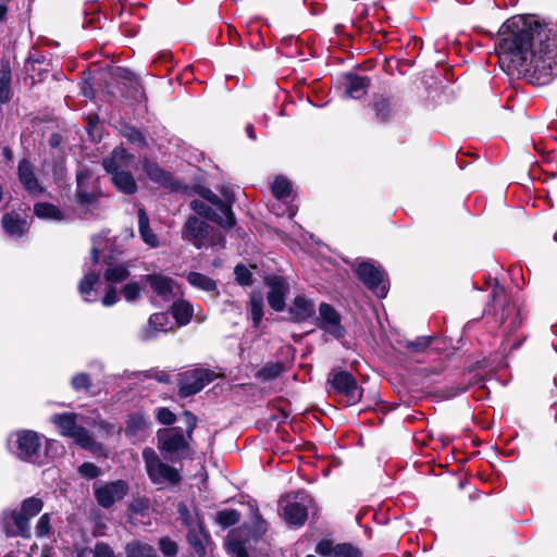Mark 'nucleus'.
Listing matches in <instances>:
<instances>
[{
    "mask_svg": "<svg viewBox=\"0 0 557 557\" xmlns=\"http://www.w3.org/2000/svg\"><path fill=\"white\" fill-rule=\"evenodd\" d=\"M52 422L58 426L61 435L66 437H70L79 426L77 425V414L74 412L54 414L52 417Z\"/></svg>",
    "mask_w": 557,
    "mask_h": 557,
    "instance_id": "c85d7f7f",
    "label": "nucleus"
},
{
    "mask_svg": "<svg viewBox=\"0 0 557 557\" xmlns=\"http://www.w3.org/2000/svg\"><path fill=\"white\" fill-rule=\"evenodd\" d=\"M313 321L318 329L335 339L339 341L346 336L347 331L342 324L341 313L329 302L323 301L319 305V314H315Z\"/></svg>",
    "mask_w": 557,
    "mask_h": 557,
    "instance_id": "9d476101",
    "label": "nucleus"
},
{
    "mask_svg": "<svg viewBox=\"0 0 557 557\" xmlns=\"http://www.w3.org/2000/svg\"><path fill=\"white\" fill-rule=\"evenodd\" d=\"M496 51L502 69L536 85L557 75V34L534 16H513L500 27Z\"/></svg>",
    "mask_w": 557,
    "mask_h": 557,
    "instance_id": "f257e3e1",
    "label": "nucleus"
},
{
    "mask_svg": "<svg viewBox=\"0 0 557 557\" xmlns=\"http://www.w3.org/2000/svg\"><path fill=\"white\" fill-rule=\"evenodd\" d=\"M78 473L87 479V480H94V479H97L98 476L101 475L102 471H101V468L98 467L97 465L92 463V462H83L78 469H77Z\"/></svg>",
    "mask_w": 557,
    "mask_h": 557,
    "instance_id": "5fc2aeb1",
    "label": "nucleus"
},
{
    "mask_svg": "<svg viewBox=\"0 0 557 557\" xmlns=\"http://www.w3.org/2000/svg\"><path fill=\"white\" fill-rule=\"evenodd\" d=\"M170 312L177 326H185L191 321L194 309L189 301L178 299L172 304Z\"/></svg>",
    "mask_w": 557,
    "mask_h": 557,
    "instance_id": "cd10ccee",
    "label": "nucleus"
},
{
    "mask_svg": "<svg viewBox=\"0 0 557 557\" xmlns=\"http://www.w3.org/2000/svg\"><path fill=\"white\" fill-rule=\"evenodd\" d=\"M44 500L29 496L21 502L20 508H5L0 512V531L7 539H32L30 521L44 508Z\"/></svg>",
    "mask_w": 557,
    "mask_h": 557,
    "instance_id": "7ed1b4c3",
    "label": "nucleus"
},
{
    "mask_svg": "<svg viewBox=\"0 0 557 557\" xmlns=\"http://www.w3.org/2000/svg\"><path fill=\"white\" fill-rule=\"evenodd\" d=\"M315 553L322 557H363L362 549L352 543L334 544L329 539H323L315 545Z\"/></svg>",
    "mask_w": 557,
    "mask_h": 557,
    "instance_id": "f3484780",
    "label": "nucleus"
},
{
    "mask_svg": "<svg viewBox=\"0 0 557 557\" xmlns=\"http://www.w3.org/2000/svg\"><path fill=\"white\" fill-rule=\"evenodd\" d=\"M91 174L89 170L85 169L76 173V190H75V202L83 209H89L98 205V199L101 196L99 189L88 191L86 188V182L90 178Z\"/></svg>",
    "mask_w": 557,
    "mask_h": 557,
    "instance_id": "aec40b11",
    "label": "nucleus"
},
{
    "mask_svg": "<svg viewBox=\"0 0 557 557\" xmlns=\"http://www.w3.org/2000/svg\"><path fill=\"white\" fill-rule=\"evenodd\" d=\"M111 181L117 191L131 196L138 191V185L129 171L114 173Z\"/></svg>",
    "mask_w": 557,
    "mask_h": 557,
    "instance_id": "bb28decb",
    "label": "nucleus"
},
{
    "mask_svg": "<svg viewBox=\"0 0 557 557\" xmlns=\"http://www.w3.org/2000/svg\"><path fill=\"white\" fill-rule=\"evenodd\" d=\"M129 82H131L132 99L138 104H140L143 102H147L148 96L146 94V90H145L143 84L136 78L131 79Z\"/></svg>",
    "mask_w": 557,
    "mask_h": 557,
    "instance_id": "6e6d98bb",
    "label": "nucleus"
},
{
    "mask_svg": "<svg viewBox=\"0 0 557 557\" xmlns=\"http://www.w3.org/2000/svg\"><path fill=\"white\" fill-rule=\"evenodd\" d=\"M249 312L255 329L259 327L263 315V295L260 290H252L249 295Z\"/></svg>",
    "mask_w": 557,
    "mask_h": 557,
    "instance_id": "2f4dec72",
    "label": "nucleus"
},
{
    "mask_svg": "<svg viewBox=\"0 0 557 557\" xmlns=\"http://www.w3.org/2000/svg\"><path fill=\"white\" fill-rule=\"evenodd\" d=\"M123 137L128 141V144L139 148V149H148L149 144L144 135V133L135 126H125L122 132Z\"/></svg>",
    "mask_w": 557,
    "mask_h": 557,
    "instance_id": "58836bf2",
    "label": "nucleus"
},
{
    "mask_svg": "<svg viewBox=\"0 0 557 557\" xmlns=\"http://www.w3.org/2000/svg\"><path fill=\"white\" fill-rule=\"evenodd\" d=\"M159 549L165 557H175L178 553V545L169 536L159 540Z\"/></svg>",
    "mask_w": 557,
    "mask_h": 557,
    "instance_id": "4d7b16f0",
    "label": "nucleus"
},
{
    "mask_svg": "<svg viewBox=\"0 0 557 557\" xmlns=\"http://www.w3.org/2000/svg\"><path fill=\"white\" fill-rule=\"evenodd\" d=\"M122 295L127 301H134L140 296V286L137 282H129L122 288Z\"/></svg>",
    "mask_w": 557,
    "mask_h": 557,
    "instance_id": "052dcab7",
    "label": "nucleus"
},
{
    "mask_svg": "<svg viewBox=\"0 0 557 557\" xmlns=\"http://www.w3.org/2000/svg\"><path fill=\"white\" fill-rule=\"evenodd\" d=\"M283 518L287 524L300 528L308 519V508L302 503H287L283 507Z\"/></svg>",
    "mask_w": 557,
    "mask_h": 557,
    "instance_id": "b1692460",
    "label": "nucleus"
},
{
    "mask_svg": "<svg viewBox=\"0 0 557 557\" xmlns=\"http://www.w3.org/2000/svg\"><path fill=\"white\" fill-rule=\"evenodd\" d=\"M216 377L214 371L205 368H196L182 372L177 375V395L187 398L201 392Z\"/></svg>",
    "mask_w": 557,
    "mask_h": 557,
    "instance_id": "6e6552de",
    "label": "nucleus"
},
{
    "mask_svg": "<svg viewBox=\"0 0 557 557\" xmlns=\"http://www.w3.org/2000/svg\"><path fill=\"white\" fill-rule=\"evenodd\" d=\"M42 436L28 429L16 430L9 434L7 448L17 460L34 463L40 457Z\"/></svg>",
    "mask_w": 557,
    "mask_h": 557,
    "instance_id": "20e7f679",
    "label": "nucleus"
},
{
    "mask_svg": "<svg viewBox=\"0 0 557 557\" xmlns=\"http://www.w3.org/2000/svg\"><path fill=\"white\" fill-rule=\"evenodd\" d=\"M285 311L288 313L286 321L294 324H301L315 318L317 308L313 299L301 294L294 297Z\"/></svg>",
    "mask_w": 557,
    "mask_h": 557,
    "instance_id": "4468645a",
    "label": "nucleus"
},
{
    "mask_svg": "<svg viewBox=\"0 0 557 557\" xmlns=\"http://www.w3.org/2000/svg\"><path fill=\"white\" fill-rule=\"evenodd\" d=\"M182 418L183 420L185 421V424H186V429H185V434L188 440H193V434H194V431L196 430L197 428V424H198V418L196 414H194L191 411L189 410H184L182 412Z\"/></svg>",
    "mask_w": 557,
    "mask_h": 557,
    "instance_id": "13d9d810",
    "label": "nucleus"
},
{
    "mask_svg": "<svg viewBox=\"0 0 557 557\" xmlns=\"http://www.w3.org/2000/svg\"><path fill=\"white\" fill-rule=\"evenodd\" d=\"M129 492V484L122 479L107 482L94 490L97 504L104 508H111L116 502L122 500Z\"/></svg>",
    "mask_w": 557,
    "mask_h": 557,
    "instance_id": "f8f14e48",
    "label": "nucleus"
},
{
    "mask_svg": "<svg viewBox=\"0 0 557 557\" xmlns=\"http://www.w3.org/2000/svg\"><path fill=\"white\" fill-rule=\"evenodd\" d=\"M186 541L198 557H207L208 547L213 545V541L201 516L197 515V529L187 532Z\"/></svg>",
    "mask_w": 557,
    "mask_h": 557,
    "instance_id": "6ab92c4d",
    "label": "nucleus"
},
{
    "mask_svg": "<svg viewBox=\"0 0 557 557\" xmlns=\"http://www.w3.org/2000/svg\"><path fill=\"white\" fill-rule=\"evenodd\" d=\"M99 280H100V274L95 271H90V272L86 273L83 276V278L79 281L78 292L85 301L91 300V299H89L88 296L91 294L95 285L99 282Z\"/></svg>",
    "mask_w": 557,
    "mask_h": 557,
    "instance_id": "37998d69",
    "label": "nucleus"
},
{
    "mask_svg": "<svg viewBox=\"0 0 557 557\" xmlns=\"http://www.w3.org/2000/svg\"><path fill=\"white\" fill-rule=\"evenodd\" d=\"M102 166L108 174H111V177L114 173H119L122 171L120 170L121 164L117 162V160L113 157L112 153L102 159Z\"/></svg>",
    "mask_w": 557,
    "mask_h": 557,
    "instance_id": "69168bd1",
    "label": "nucleus"
},
{
    "mask_svg": "<svg viewBox=\"0 0 557 557\" xmlns=\"http://www.w3.org/2000/svg\"><path fill=\"white\" fill-rule=\"evenodd\" d=\"M138 231L141 239L151 248L159 246V239L150 227L149 218L145 209L138 210Z\"/></svg>",
    "mask_w": 557,
    "mask_h": 557,
    "instance_id": "c756f323",
    "label": "nucleus"
},
{
    "mask_svg": "<svg viewBox=\"0 0 557 557\" xmlns=\"http://www.w3.org/2000/svg\"><path fill=\"white\" fill-rule=\"evenodd\" d=\"M370 82V78L366 75L346 73L343 75L342 85L349 99L360 100L368 92Z\"/></svg>",
    "mask_w": 557,
    "mask_h": 557,
    "instance_id": "412c9836",
    "label": "nucleus"
},
{
    "mask_svg": "<svg viewBox=\"0 0 557 557\" xmlns=\"http://www.w3.org/2000/svg\"><path fill=\"white\" fill-rule=\"evenodd\" d=\"M1 225L5 234L12 237L22 236L28 230L26 221L15 211L4 213L1 218Z\"/></svg>",
    "mask_w": 557,
    "mask_h": 557,
    "instance_id": "393cba45",
    "label": "nucleus"
},
{
    "mask_svg": "<svg viewBox=\"0 0 557 557\" xmlns=\"http://www.w3.org/2000/svg\"><path fill=\"white\" fill-rule=\"evenodd\" d=\"M247 528L249 537L256 542L260 541L268 532L269 523L263 519L258 508L253 512L251 524Z\"/></svg>",
    "mask_w": 557,
    "mask_h": 557,
    "instance_id": "c9c22d12",
    "label": "nucleus"
},
{
    "mask_svg": "<svg viewBox=\"0 0 557 557\" xmlns=\"http://www.w3.org/2000/svg\"><path fill=\"white\" fill-rule=\"evenodd\" d=\"M486 283L492 287V290L484 309V315L493 317L497 326L506 325L509 334L517 332L524 321L521 309L511 301L507 288L497 278L490 277Z\"/></svg>",
    "mask_w": 557,
    "mask_h": 557,
    "instance_id": "f03ea898",
    "label": "nucleus"
},
{
    "mask_svg": "<svg viewBox=\"0 0 557 557\" xmlns=\"http://www.w3.org/2000/svg\"><path fill=\"white\" fill-rule=\"evenodd\" d=\"M240 517L242 515L237 509H223L216 512L215 522L221 527V529L226 530L236 525L240 521Z\"/></svg>",
    "mask_w": 557,
    "mask_h": 557,
    "instance_id": "4c0bfd02",
    "label": "nucleus"
},
{
    "mask_svg": "<svg viewBox=\"0 0 557 557\" xmlns=\"http://www.w3.org/2000/svg\"><path fill=\"white\" fill-rule=\"evenodd\" d=\"M193 190L195 194L199 195L201 198H203L211 205H214L216 201H219V196L215 195L209 187L202 185H195L193 187Z\"/></svg>",
    "mask_w": 557,
    "mask_h": 557,
    "instance_id": "680f3d73",
    "label": "nucleus"
},
{
    "mask_svg": "<svg viewBox=\"0 0 557 557\" xmlns=\"http://www.w3.org/2000/svg\"><path fill=\"white\" fill-rule=\"evenodd\" d=\"M17 178L27 194L32 197H39L46 188L35 174V168L29 159L23 158L18 161Z\"/></svg>",
    "mask_w": 557,
    "mask_h": 557,
    "instance_id": "dca6fc26",
    "label": "nucleus"
},
{
    "mask_svg": "<svg viewBox=\"0 0 557 557\" xmlns=\"http://www.w3.org/2000/svg\"><path fill=\"white\" fill-rule=\"evenodd\" d=\"M129 275L128 269L122 264L108 268L103 273L104 280L110 283H122L126 281Z\"/></svg>",
    "mask_w": 557,
    "mask_h": 557,
    "instance_id": "49530a36",
    "label": "nucleus"
},
{
    "mask_svg": "<svg viewBox=\"0 0 557 557\" xmlns=\"http://www.w3.org/2000/svg\"><path fill=\"white\" fill-rule=\"evenodd\" d=\"M177 512L178 518L182 523L187 529V532L189 530H196L197 529V522L195 523L191 517V513L188 509V507L184 503H180L177 506Z\"/></svg>",
    "mask_w": 557,
    "mask_h": 557,
    "instance_id": "864d4df0",
    "label": "nucleus"
},
{
    "mask_svg": "<svg viewBox=\"0 0 557 557\" xmlns=\"http://www.w3.org/2000/svg\"><path fill=\"white\" fill-rule=\"evenodd\" d=\"M71 386L75 392H84L88 396H95L97 394L92 391L91 377L86 372H78L74 374L71 379Z\"/></svg>",
    "mask_w": 557,
    "mask_h": 557,
    "instance_id": "e433bc0d",
    "label": "nucleus"
},
{
    "mask_svg": "<svg viewBox=\"0 0 557 557\" xmlns=\"http://www.w3.org/2000/svg\"><path fill=\"white\" fill-rule=\"evenodd\" d=\"M143 459L151 482L159 483L160 479H162L171 484H178L182 481L180 470L169 463L162 462L153 448H144Z\"/></svg>",
    "mask_w": 557,
    "mask_h": 557,
    "instance_id": "1a4fd4ad",
    "label": "nucleus"
},
{
    "mask_svg": "<svg viewBox=\"0 0 557 557\" xmlns=\"http://www.w3.org/2000/svg\"><path fill=\"white\" fill-rule=\"evenodd\" d=\"M190 209L194 210L198 215L205 218L213 223L222 221V215L218 214L210 206L205 203L202 200L194 199L190 201Z\"/></svg>",
    "mask_w": 557,
    "mask_h": 557,
    "instance_id": "79ce46f5",
    "label": "nucleus"
},
{
    "mask_svg": "<svg viewBox=\"0 0 557 557\" xmlns=\"http://www.w3.org/2000/svg\"><path fill=\"white\" fill-rule=\"evenodd\" d=\"M117 300H119V297H117L116 288L114 286H109V288L107 289V292L102 298L103 306L111 307L114 304H116Z\"/></svg>",
    "mask_w": 557,
    "mask_h": 557,
    "instance_id": "774afa93",
    "label": "nucleus"
},
{
    "mask_svg": "<svg viewBox=\"0 0 557 557\" xmlns=\"http://www.w3.org/2000/svg\"><path fill=\"white\" fill-rule=\"evenodd\" d=\"M51 515L46 512L41 515L35 525V534L37 537H45L52 534Z\"/></svg>",
    "mask_w": 557,
    "mask_h": 557,
    "instance_id": "09e8293b",
    "label": "nucleus"
},
{
    "mask_svg": "<svg viewBox=\"0 0 557 557\" xmlns=\"http://www.w3.org/2000/svg\"><path fill=\"white\" fill-rule=\"evenodd\" d=\"M156 419L159 423L170 426L175 423L176 416L168 407H159L156 411Z\"/></svg>",
    "mask_w": 557,
    "mask_h": 557,
    "instance_id": "bf43d9fd",
    "label": "nucleus"
},
{
    "mask_svg": "<svg viewBox=\"0 0 557 557\" xmlns=\"http://www.w3.org/2000/svg\"><path fill=\"white\" fill-rule=\"evenodd\" d=\"M186 280L193 287H195L197 289L208 292V293H213V292L218 293L216 282L203 273L190 271L186 275Z\"/></svg>",
    "mask_w": 557,
    "mask_h": 557,
    "instance_id": "7c9ffc66",
    "label": "nucleus"
},
{
    "mask_svg": "<svg viewBox=\"0 0 557 557\" xmlns=\"http://www.w3.org/2000/svg\"><path fill=\"white\" fill-rule=\"evenodd\" d=\"M246 544L247 540H231L227 544V550L233 557H250Z\"/></svg>",
    "mask_w": 557,
    "mask_h": 557,
    "instance_id": "603ef678",
    "label": "nucleus"
},
{
    "mask_svg": "<svg viewBox=\"0 0 557 557\" xmlns=\"http://www.w3.org/2000/svg\"><path fill=\"white\" fill-rule=\"evenodd\" d=\"M34 214L39 219L61 221L64 219L62 210L50 202H37L34 205Z\"/></svg>",
    "mask_w": 557,
    "mask_h": 557,
    "instance_id": "72a5a7b5",
    "label": "nucleus"
},
{
    "mask_svg": "<svg viewBox=\"0 0 557 557\" xmlns=\"http://www.w3.org/2000/svg\"><path fill=\"white\" fill-rule=\"evenodd\" d=\"M11 97V70L8 65H2L0 70V102L7 103Z\"/></svg>",
    "mask_w": 557,
    "mask_h": 557,
    "instance_id": "c03bdc74",
    "label": "nucleus"
},
{
    "mask_svg": "<svg viewBox=\"0 0 557 557\" xmlns=\"http://www.w3.org/2000/svg\"><path fill=\"white\" fill-rule=\"evenodd\" d=\"M264 285L269 288L267 301L269 307L275 312L285 311L286 298L289 294L290 286L287 280L282 275L270 274L264 276Z\"/></svg>",
    "mask_w": 557,
    "mask_h": 557,
    "instance_id": "9b49d317",
    "label": "nucleus"
},
{
    "mask_svg": "<svg viewBox=\"0 0 557 557\" xmlns=\"http://www.w3.org/2000/svg\"><path fill=\"white\" fill-rule=\"evenodd\" d=\"M433 341V336H418L413 341L406 342L405 348L412 354L424 352Z\"/></svg>",
    "mask_w": 557,
    "mask_h": 557,
    "instance_id": "de8ad7c7",
    "label": "nucleus"
},
{
    "mask_svg": "<svg viewBox=\"0 0 557 557\" xmlns=\"http://www.w3.org/2000/svg\"><path fill=\"white\" fill-rule=\"evenodd\" d=\"M144 281L162 299L170 300L173 297V289L176 284L174 278L161 273H152L145 275Z\"/></svg>",
    "mask_w": 557,
    "mask_h": 557,
    "instance_id": "4be33fe9",
    "label": "nucleus"
},
{
    "mask_svg": "<svg viewBox=\"0 0 557 557\" xmlns=\"http://www.w3.org/2000/svg\"><path fill=\"white\" fill-rule=\"evenodd\" d=\"M174 331L173 323L170 319L169 312L152 313L147 324L140 330L138 337L141 342L154 339L160 333H169Z\"/></svg>",
    "mask_w": 557,
    "mask_h": 557,
    "instance_id": "2eb2a0df",
    "label": "nucleus"
},
{
    "mask_svg": "<svg viewBox=\"0 0 557 557\" xmlns=\"http://www.w3.org/2000/svg\"><path fill=\"white\" fill-rule=\"evenodd\" d=\"M113 157L117 160V162L120 164H125L127 165L128 163H131L134 159V156L132 153H129L124 147L122 146H119V147H115L112 152Z\"/></svg>",
    "mask_w": 557,
    "mask_h": 557,
    "instance_id": "0e129e2a",
    "label": "nucleus"
},
{
    "mask_svg": "<svg viewBox=\"0 0 557 557\" xmlns=\"http://www.w3.org/2000/svg\"><path fill=\"white\" fill-rule=\"evenodd\" d=\"M180 428H164L157 432V447L162 458L171 463L182 462L190 451V442Z\"/></svg>",
    "mask_w": 557,
    "mask_h": 557,
    "instance_id": "39448f33",
    "label": "nucleus"
},
{
    "mask_svg": "<svg viewBox=\"0 0 557 557\" xmlns=\"http://www.w3.org/2000/svg\"><path fill=\"white\" fill-rule=\"evenodd\" d=\"M226 243L225 236L216 228L211 226V233L208 238H206V246L211 247H224Z\"/></svg>",
    "mask_w": 557,
    "mask_h": 557,
    "instance_id": "e2e57ef3",
    "label": "nucleus"
},
{
    "mask_svg": "<svg viewBox=\"0 0 557 557\" xmlns=\"http://www.w3.org/2000/svg\"><path fill=\"white\" fill-rule=\"evenodd\" d=\"M211 233V225L201 221L195 215H190L183 227V238L191 243L197 249L206 246V238Z\"/></svg>",
    "mask_w": 557,
    "mask_h": 557,
    "instance_id": "a211bd4d",
    "label": "nucleus"
},
{
    "mask_svg": "<svg viewBox=\"0 0 557 557\" xmlns=\"http://www.w3.org/2000/svg\"><path fill=\"white\" fill-rule=\"evenodd\" d=\"M143 170L151 182L165 189L171 191H186L187 189L186 185L178 181L171 172L161 168L156 161L144 158Z\"/></svg>",
    "mask_w": 557,
    "mask_h": 557,
    "instance_id": "ddd939ff",
    "label": "nucleus"
},
{
    "mask_svg": "<svg viewBox=\"0 0 557 557\" xmlns=\"http://www.w3.org/2000/svg\"><path fill=\"white\" fill-rule=\"evenodd\" d=\"M292 190L293 187L290 181L283 175L276 176L271 184V193L276 199H285L289 197Z\"/></svg>",
    "mask_w": 557,
    "mask_h": 557,
    "instance_id": "ea45409f",
    "label": "nucleus"
},
{
    "mask_svg": "<svg viewBox=\"0 0 557 557\" xmlns=\"http://www.w3.org/2000/svg\"><path fill=\"white\" fill-rule=\"evenodd\" d=\"M94 81L95 76L90 70L83 72L81 92L89 100H95Z\"/></svg>",
    "mask_w": 557,
    "mask_h": 557,
    "instance_id": "8fccbe9b",
    "label": "nucleus"
},
{
    "mask_svg": "<svg viewBox=\"0 0 557 557\" xmlns=\"http://www.w3.org/2000/svg\"><path fill=\"white\" fill-rule=\"evenodd\" d=\"M94 557H115L113 549L107 543L99 542L95 546Z\"/></svg>",
    "mask_w": 557,
    "mask_h": 557,
    "instance_id": "338daca9",
    "label": "nucleus"
},
{
    "mask_svg": "<svg viewBox=\"0 0 557 557\" xmlns=\"http://www.w3.org/2000/svg\"><path fill=\"white\" fill-rule=\"evenodd\" d=\"M330 386L327 392L335 393L346 398L347 406H354L361 401L363 388L358 384L355 375L347 370H332L326 380Z\"/></svg>",
    "mask_w": 557,
    "mask_h": 557,
    "instance_id": "423d86ee",
    "label": "nucleus"
},
{
    "mask_svg": "<svg viewBox=\"0 0 557 557\" xmlns=\"http://www.w3.org/2000/svg\"><path fill=\"white\" fill-rule=\"evenodd\" d=\"M126 557H159L154 547L140 541H132L125 545Z\"/></svg>",
    "mask_w": 557,
    "mask_h": 557,
    "instance_id": "f704fd0d",
    "label": "nucleus"
},
{
    "mask_svg": "<svg viewBox=\"0 0 557 557\" xmlns=\"http://www.w3.org/2000/svg\"><path fill=\"white\" fill-rule=\"evenodd\" d=\"M70 437L84 449L94 450L97 445L89 431L83 425H79Z\"/></svg>",
    "mask_w": 557,
    "mask_h": 557,
    "instance_id": "a18cd8bd",
    "label": "nucleus"
},
{
    "mask_svg": "<svg viewBox=\"0 0 557 557\" xmlns=\"http://www.w3.org/2000/svg\"><path fill=\"white\" fill-rule=\"evenodd\" d=\"M223 197L224 199L219 197V201L213 205L223 215L222 221L216 222V224L226 230H231L236 224V216L232 209L235 202V195L233 191L226 190L223 193Z\"/></svg>",
    "mask_w": 557,
    "mask_h": 557,
    "instance_id": "5701e85b",
    "label": "nucleus"
},
{
    "mask_svg": "<svg viewBox=\"0 0 557 557\" xmlns=\"http://www.w3.org/2000/svg\"><path fill=\"white\" fill-rule=\"evenodd\" d=\"M235 280L240 286H250L253 283L251 271L243 263L234 268Z\"/></svg>",
    "mask_w": 557,
    "mask_h": 557,
    "instance_id": "3c124183",
    "label": "nucleus"
},
{
    "mask_svg": "<svg viewBox=\"0 0 557 557\" xmlns=\"http://www.w3.org/2000/svg\"><path fill=\"white\" fill-rule=\"evenodd\" d=\"M147 428V421L141 412H134L127 416L125 433L135 436Z\"/></svg>",
    "mask_w": 557,
    "mask_h": 557,
    "instance_id": "a19ab883",
    "label": "nucleus"
},
{
    "mask_svg": "<svg viewBox=\"0 0 557 557\" xmlns=\"http://www.w3.org/2000/svg\"><path fill=\"white\" fill-rule=\"evenodd\" d=\"M354 272L358 280L379 297H385L389 282L385 271L369 260H361L354 267Z\"/></svg>",
    "mask_w": 557,
    "mask_h": 557,
    "instance_id": "0eeeda50",
    "label": "nucleus"
},
{
    "mask_svg": "<svg viewBox=\"0 0 557 557\" xmlns=\"http://www.w3.org/2000/svg\"><path fill=\"white\" fill-rule=\"evenodd\" d=\"M286 372V367L281 361H269L257 371L256 377L261 382H270L278 379Z\"/></svg>",
    "mask_w": 557,
    "mask_h": 557,
    "instance_id": "473e14b6",
    "label": "nucleus"
},
{
    "mask_svg": "<svg viewBox=\"0 0 557 557\" xmlns=\"http://www.w3.org/2000/svg\"><path fill=\"white\" fill-rule=\"evenodd\" d=\"M484 383V376L481 374H473L471 377L466 380L461 379L458 383L446 386L441 391V394L445 398H454L460 394L466 393L470 387L474 385H482Z\"/></svg>",
    "mask_w": 557,
    "mask_h": 557,
    "instance_id": "a878e982",
    "label": "nucleus"
}]
</instances>
